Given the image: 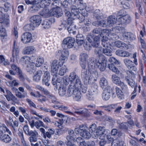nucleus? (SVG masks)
<instances>
[{"instance_id":"1","label":"nucleus","mask_w":146,"mask_h":146,"mask_svg":"<svg viewBox=\"0 0 146 146\" xmlns=\"http://www.w3.org/2000/svg\"><path fill=\"white\" fill-rule=\"evenodd\" d=\"M107 60L103 56H101L96 59L90 58L88 62L89 72L88 73L85 80H84V83L87 85L94 83L98 77L97 69L98 68L101 71L104 70L106 67Z\"/></svg>"},{"instance_id":"2","label":"nucleus","mask_w":146,"mask_h":146,"mask_svg":"<svg viewBox=\"0 0 146 146\" xmlns=\"http://www.w3.org/2000/svg\"><path fill=\"white\" fill-rule=\"evenodd\" d=\"M64 82L66 85L70 83L66 94V97H69L73 95V94L76 89L80 87V83L79 80L73 74V72L71 73L69 77L66 79H64Z\"/></svg>"},{"instance_id":"3","label":"nucleus","mask_w":146,"mask_h":146,"mask_svg":"<svg viewBox=\"0 0 146 146\" xmlns=\"http://www.w3.org/2000/svg\"><path fill=\"white\" fill-rule=\"evenodd\" d=\"M81 14L80 13L79 10H65L64 12L65 15L68 17L67 23L69 25L74 24V21L77 18L80 23L84 21V17L87 15L86 10H80Z\"/></svg>"},{"instance_id":"4","label":"nucleus","mask_w":146,"mask_h":146,"mask_svg":"<svg viewBox=\"0 0 146 146\" xmlns=\"http://www.w3.org/2000/svg\"><path fill=\"white\" fill-rule=\"evenodd\" d=\"M20 60L27 65L26 69L27 71L30 72H32L33 70H35V66L37 67H40L44 62V58L42 57H39L36 59L35 64L31 60V58L28 56L22 57Z\"/></svg>"},{"instance_id":"5","label":"nucleus","mask_w":146,"mask_h":146,"mask_svg":"<svg viewBox=\"0 0 146 146\" xmlns=\"http://www.w3.org/2000/svg\"><path fill=\"white\" fill-rule=\"evenodd\" d=\"M63 13L62 10H42L39 13V14L44 18L52 16L58 18L61 16Z\"/></svg>"},{"instance_id":"6","label":"nucleus","mask_w":146,"mask_h":146,"mask_svg":"<svg viewBox=\"0 0 146 146\" xmlns=\"http://www.w3.org/2000/svg\"><path fill=\"white\" fill-rule=\"evenodd\" d=\"M88 58V55L86 53H82L80 54L79 58L80 60V66L82 68L81 73V76L82 78L85 80L87 76V70L86 69V60Z\"/></svg>"},{"instance_id":"7","label":"nucleus","mask_w":146,"mask_h":146,"mask_svg":"<svg viewBox=\"0 0 146 146\" xmlns=\"http://www.w3.org/2000/svg\"><path fill=\"white\" fill-rule=\"evenodd\" d=\"M118 15H119L120 17L118 16L117 25H121L124 27L129 24L132 21L131 17L128 14L122 16L118 14Z\"/></svg>"},{"instance_id":"8","label":"nucleus","mask_w":146,"mask_h":146,"mask_svg":"<svg viewBox=\"0 0 146 146\" xmlns=\"http://www.w3.org/2000/svg\"><path fill=\"white\" fill-rule=\"evenodd\" d=\"M94 43H92V45L94 47H95V53L96 54L100 56H102V54L103 53V48L101 47H98L100 44V38L99 36H95L94 39Z\"/></svg>"},{"instance_id":"9","label":"nucleus","mask_w":146,"mask_h":146,"mask_svg":"<svg viewBox=\"0 0 146 146\" xmlns=\"http://www.w3.org/2000/svg\"><path fill=\"white\" fill-rule=\"evenodd\" d=\"M49 0H33L32 5L38 8L46 9L49 5Z\"/></svg>"},{"instance_id":"10","label":"nucleus","mask_w":146,"mask_h":146,"mask_svg":"<svg viewBox=\"0 0 146 146\" xmlns=\"http://www.w3.org/2000/svg\"><path fill=\"white\" fill-rule=\"evenodd\" d=\"M0 10V15L2 16L0 18V24L1 25H3L4 27H8L10 24V21L9 20V16L7 14L4 13L3 12L4 11V10H6L5 12L7 11V10H2L3 11Z\"/></svg>"},{"instance_id":"11","label":"nucleus","mask_w":146,"mask_h":146,"mask_svg":"<svg viewBox=\"0 0 146 146\" xmlns=\"http://www.w3.org/2000/svg\"><path fill=\"white\" fill-rule=\"evenodd\" d=\"M111 79L113 83L117 86H119L123 90H127V85L124 83L121 82L120 78L115 74L113 75L112 76Z\"/></svg>"},{"instance_id":"12","label":"nucleus","mask_w":146,"mask_h":146,"mask_svg":"<svg viewBox=\"0 0 146 146\" xmlns=\"http://www.w3.org/2000/svg\"><path fill=\"white\" fill-rule=\"evenodd\" d=\"M50 66L52 74L56 76L58 72L59 66L60 67V62L57 60H54L50 62Z\"/></svg>"},{"instance_id":"13","label":"nucleus","mask_w":146,"mask_h":146,"mask_svg":"<svg viewBox=\"0 0 146 146\" xmlns=\"http://www.w3.org/2000/svg\"><path fill=\"white\" fill-rule=\"evenodd\" d=\"M75 41L74 38L71 37H68L63 40L62 45L65 47L70 48L74 46Z\"/></svg>"},{"instance_id":"14","label":"nucleus","mask_w":146,"mask_h":146,"mask_svg":"<svg viewBox=\"0 0 146 146\" xmlns=\"http://www.w3.org/2000/svg\"><path fill=\"white\" fill-rule=\"evenodd\" d=\"M109 61L111 63L108 65V67L116 74H119V71L114 65V64L118 63V61L115 58L113 57H110L109 59Z\"/></svg>"},{"instance_id":"15","label":"nucleus","mask_w":146,"mask_h":146,"mask_svg":"<svg viewBox=\"0 0 146 146\" xmlns=\"http://www.w3.org/2000/svg\"><path fill=\"white\" fill-rule=\"evenodd\" d=\"M120 39L124 40L125 41H129L133 40L135 38V36L133 34L131 33L125 32L123 33L122 35L121 34L119 35Z\"/></svg>"},{"instance_id":"16","label":"nucleus","mask_w":146,"mask_h":146,"mask_svg":"<svg viewBox=\"0 0 146 146\" xmlns=\"http://www.w3.org/2000/svg\"><path fill=\"white\" fill-rule=\"evenodd\" d=\"M98 86L96 84H95L93 86L88 90L87 96L89 100H91L93 96L98 94Z\"/></svg>"},{"instance_id":"17","label":"nucleus","mask_w":146,"mask_h":146,"mask_svg":"<svg viewBox=\"0 0 146 146\" xmlns=\"http://www.w3.org/2000/svg\"><path fill=\"white\" fill-rule=\"evenodd\" d=\"M104 26L105 27H109L113 26L116 23H117L118 20L114 16H110L108 18Z\"/></svg>"},{"instance_id":"18","label":"nucleus","mask_w":146,"mask_h":146,"mask_svg":"<svg viewBox=\"0 0 146 146\" xmlns=\"http://www.w3.org/2000/svg\"><path fill=\"white\" fill-rule=\"evenodd\" d=\"M42 21V19L40 16L38 15H34L31 17L30 18L31 22L36 28L40 25Z\"/></svg>"},{"instance_id":"19","label":"nucleus","mask_w":146,"mask_h":146,"mask_svg":"<svg viewBox=\"0 0 146 146\" xmlns=\"http://www.w3.org/2000/svg\"><path fill=\"white\" fill-rule=\"evenodd\" d=\"M121 29L120 27H115L114 28H112V30L109 29V33H106L108 34V35L110 36L112 39H117L119 38V36L115 34L114 33H118L120 31V30Z\"/></svg>"},{"instance_id":"20","label":"nucleus","mask_w":146,"mask_h":146,"mask_svg":"<svg viewBox=\"0 0 146 146\" xmlns=\"http://www.w3.org/2000/svg\"><path fill=\"white\" fill-rule=\"evenodd\" d=\"M31 34L29 33L26 32L23 34L21 36V40L22 42L25 44L30 42L32 40Z\"/></svg>"},{"instance_id":"21","label":"nucleus","mask_w":146,"mask_h":146,"mask_svg":"<svg viewBox=\"0 0 146 146\" xmlns=\"http://www.w3.org/2000/svg\"><path fill=\"white\" fill-rule=\"evenodd\" d=\"M108 89L104 90V92L102 94L103 99L105 100H107L110 97V93L112 92V88L111 87H108Z\"/></svg>"},{"instance_id":"22","label":"nucleus","mask_w":146,"mask_h":146,"mask_svg":"<svg viewBox=\"0 0 146 146\" xmlns=\"http://www.w3.org/2000/svg\"><path fill=\"white\" fill-rule=\"evenodd\" d=\"M19 49L18 47L15 45V42L13 44V49L12 51V57L13 58V59L11 58V61H14V58L15 57L16 59L18 58L19 57Z\"/></svg>"},{"instance_id":"23","label":"nucleus","mask_w":146,"mask_h":146,"mask_svg":"<svg viewBox=\"0 0 146 146\" xmlns=\"http://www.w3.org/2000/svg\"><path fill=\"white\" fill-rule=\"evenodd\" d=\"M96 133L97 135V137L98 136L99 137H102V139H103L106 135V131L105 128L104 127H98L96 129Z\"/></svg>"},{"instance_id":"24","label":"nucleus","mask_w":146,"mask_h":146,"mask_svg":"<svg viewBox=\"0 0 146 146\" xmlns=\"http://www.w3.org/2000/svg\"><path fill=\"white\" fill-rule=\"evenodd\" d=\"M50 79V74L48 71H46L43 76L42 78V83L47 86H49L50 83L49 82Z\"/></svg>"},{"instance_id":"25","label":"nucleus","mask_w":146,"mask_h":146,"mask_svg":"<svg viewBox=\"0 0 146 146\" xmlns=\"http://www.w3.org/2000/svg\"><path fill=\"white\" fill-rule=\"evenodd\" d=\"M18 89L20 92L23 93H21L19 92H16L15 95L17 97L19 98H23L27 96V92H25L24 89L23 87H20L18 88Z\"/></svg>"},{"instance_id":"26","label":"nucleus","mask_w":146,"mask_h":146,"mask_svg":"<svg viewBox=\"0 0 146 146\" xmlns=\"http://www.w3.org/2000/svg\"><path fill=\"white\" fill-rule=\"evenodd\" d=\"M55 21V19L54 17L51 18L49 20H46L42 23V27L45 29H48L50 27L52 23L54 22Z\"/></svg>"},{"instance_id":"27","label":"nucleus","mask_w":146,"mask_h":146,"mask_svg":"<svg viewBox=\"0 0 146 146\" xmlns=\"http://www.w3.org/2000/svg\"><path fill=\"white\" fill-rule=\"evenodd\" d=\"M99 84L100 87L103 90L108 89V82L107 80L104 77L101 78L99 81Z\"/></svg>"},{"instance_id":"28","label":"nucleus","mask_w":146,"mask_h":146,"mask_svg":"<svg viewBox=\"0 0 146 146\" xmlns=\"http://www.w3.org/2000/svg\"><path fill=\"white\" fill-rule=\"evenodd\" d=\"M110 31L109 29H102L100 28H96L93 30V33L96 34L100 33V35H98L97 36H99L100 39V36H101L103 33H108Z\"/></svg>"},{"instance_id":"29","label":"nucleus","mask_w":146,"mask_h":146,"mask_svg":"<svg viewBox=\"0 0 146 146\" xmlns=\"http://www.w3.org/2000/svg\"><path fill=\"white\" fill-rule=\"evenodd\" d=\"M9 105H7L5 102L0 101V112L3 113H7L8 111L6 108L5 107L9 108Z\"/></svg>"},{"instance_id":"30","label":"nucleus","mask_w":146,"mask_h":146,"mask_svg":"<svg viewBox=\"0 0 146 146\" xmlns=\"http://www.w3.org/2000/svg\"><path fill=\"white\" fill-rule=\"evenodd\" d=\"M89 131L91 133V134L93 138L96 139L97 137V135L96 133V126L95 124H93L90 125L89 129Z\"/></svg>"},{"instance_id":"31","label":"nucleus","mask_w":146,"mask_h":146,"mask_svg":"<svg viewBox=\"0 0 146 146\" xmlns=\"http://www.w3.org/2000/svg\"><path fill=\"white\" fill-rule=\"evenodd\" d=\"M12 138L8 135L4 134L0 136V140L3 142L5 143H9L11 141Z\"/></svg>"},{"instance_id":"32","label":"nucleus","mask_w":146,"mask_h":146,"mask_svg":"<svg viewBox=\"0 0 146 146\" xmlns=\"http://www.w3.org/2000/svg\"><path fill=\"white\" fill-rule=\"evenodd\" d=\"M38 134V133L34 131H33L28 135L30 136L29 138V140L31 143L33 142H35L37 141V135Z\"/></svg>"},{"instance_id":"33","label":"nucleus","mask_w":146,"mask_h":146,"mask_svg":"<svg viewBox=\"0 0 146 146\" xmlns=\"http://www.w3.org/2000/svg\"><path fill=\"white\" fill-rule=\"evenodd\" d=\"M36 51L35 48L33 46H28L25 47L24 49L23 53L24 54H31Z\"/></svg>"},{"instance_id":"34","label":"nucleus","mask_w":146,"mask_h":146,"mask_svg":"<svg viewBox=\"0 0 146 146\" xmlns=\"http://www.w3.org/2000/svg\"><path fill=\"white\" fill-rule=\"evenodd\" d=\"M6 92L7 94L5 95V96L8 101H9L12 100L13 102H15L17 100V98L9 90H6Z\"/></svg>"},{"instance_id":"35","label":"nucleus","mask_w":146,"mask_h":146,"mask_svg":"<svg viewBox=\"0 0 146 146\" xmlns=\"http://www.w3.org/2000/svg\"><path fill=\"white\" fill-rule=\"evenodd\" d=\"M73 74L74 76H75V77H76V78H78L79 80L80 83V87L79 88H77V89L78 90H80V91H81L82 92L84 93H86L87 91V88L86 87V86H84L82 84V82L80 78L78 77V76L76 75V73H75L74 72H73Z\"/></svg>"},{"instance_id":"36","label":"nucleus","mask_w":146,"mask_h":146,"mask_svg":"<svg viewBox=\"0 0 146 146\" xmlns=\"http://www.w3.org/2000/svg\"><path fill=\"white\" fill-rule=\"evenodd\" d=\"M18 131V135L20 139L21 143L23 144V146H29L27 145L26 143V141L24 139V135L22 130L19 129Z\"/></svg>"},{"instance_id":"37","label":"nucleus","mask_w":146,"mask_h":146,"mask_svg":"<svg viewBox=\"0 0 146 146\" xmlns=\"http://www.w3.org/2000/svg\"><path fill=\"white\" fill-rule=\"evenodd\" d=\"M75 90L72 96L73 98L75 101H80L82 96L81 92H80V90H78L77 89Z\"/></svg>"},{"instance_id":"38","label":"nucleus","mask_w":146,"mask_h":146,"mask_svg":"<svg viewBox=\"0 0 146 146\" xmlns=\"http://www.w3.org/2000/svg\"><path fill=\"white\" fill-rule=\"evenodd\" d=\"M114 45L118 48H128L127 45L124 42L119 40L115 41L114 42Z\"/></svg>"},{"instance_id":"39","label":"nucleus","mask_w":146,"mask_h":146,"mask_svg":"<svg viewBox=\"0 0 146 146\" xmlns=\"http://www.w3.org/2000/svg\"><path fill=\"white\" fill-rule=\"evenodd\" d=\"M69 55L68 50L67 49H63L61 52V58L62 60L66 61Z\"/></svg>"},{"instance_id":"40","label":"nucleus","mask_w":146,"mask_h":146,"mask_svg":"<svg viewBox=\"0 0 146 146\" xmlns=\"http://www.w3.org/2000/svg\"><path fill=\"white\" fill-rule=\"evenodd\" d=\"M88 110L87 109L82 108L79 109L75 111V113L78 114H83L88 117L90 116L89 113H87Z\"/></svg>"},{"instance_id":"41","label":"nucleus","mask_w":146,"mask_h":146,"mask_svg":"<svg viewBox=\"0 0 146 146\" xmlns=\"http://www.w3.org/2000/svg\"><path fill=\"white\" fill-rule=\"evenodd\" d=\"M42 74V72L41 70L37 71L34 75L33 80L36 82H38L40 79Z\"/></svg>"},{"instance_id":"42","label":"nucleus","mask_w":146,"mask_h":146,"mask_svg":"<svg viewBox=\"0 0 146 146\" xmlns=\"http://www.w3.org/2000/svg\"><path fill=\"white\" fill-rule=\"evenodd\" d=\"M117 104H112L108 106H102L101 107L104 108L105 110L108 111H110L111 110L117 107Z\"/></svg>"},{"instance_id":"43","label":"nucleus","mask_w":146,"mask_h":146,"mask_svg":"<svg viewBox=\"0 0 146 146\" xmlns=\"http://www.w3.org/2000/svg\"><path fill=\"white\" fill-rule=\"evenodd\" d=\"M67 70V68L66 66L64 65L60 67L59 71L57 72V75H60L61 76L64 75Z\"/></svg>"},{"instance_id":"44","label":"nucleus","mask_w":146,"mask_h":146,"mask_svg":"<svg viewBox=\"0 0 146 146\" xmlns=\"http://www.w3.org/2000/svg\"><path fill=\"white\" fill-rule=\"evenodd\" d=\"M115 90L117 97L120 100L123 99L124 97L123 93L120 89L117 87H116L115 88Z\"/></svg>"},{"instance_id":"45","label":"nucleus","mask_w":146,"mask_h":146,"mask_svg":"<svg viewBox=\"0 0 146 146\" xmlns=\"http://www.w3.org/2000/svg\"><path fill=\"white\" fill-rule=\"evenodd\" d=\"M36 93L38 94L37 100L38 101L42 103L43 102H46L47 100V98L46 96L42 95L40 92L38 91Z\"/></svg>"},{"instance_id":"46","label":"nucleus","mask_w":146,"mask_h":146,"mask_svg":"<svg viewBox=\"0 0 146 146\" xmlns=\"http://www.w3.org/2000/svg\"><path fill=\"white\" fill-rule=\"evenodd\" d=\"M123 62L125 66L129 69H130L133 66V62L127 58H125L123 60Z\"/></svg>"},{"instance_id":"47","label":"nucleus","mask_w":146,"mask_h":146,"mask_svg":"<svg viewBox=\"0 0 146 146\" xmlns=\"http://www.w3.org/2000/svg\"><path fill=\"white\" fill-rule=\"evenodd\" d=\"M67 30L70 33H72L73 35L76 34V25L74 24L70 25L68 27Z\"/></svg>"},{"instance_id":"48","label":"nucleus","mask_w":146,"mask_h":146,"mask_svg":"<svg viewBox=\"0 0 146 146\" xmlns=\"http://www.w3.org/2000/svg\"><path fill=\"white\" fill-rule=\"evenodd\" d=\"M112 145L114 146H124V142L123 141H119V140L116 139H114L111 143Z\"/></svg>"},{"instance_id":"49","label":"nucleus","mask_w":146,"mask_h":146,"mask_svg":"<svg viewBox=\"0 0 146 146\" xmlns=\"http://www.w3.org/2000/svg\"><path fill=\"white\" fill-rule=\"evenodd\" d=\"M66 87L65 86H61L58 89V93L60 96H63L65 95L66 96Z\"/></svg>"},{"instance_id":"50","label":"nucleus","mask_w":146,"mask_h":146,"mask_svg":"<svg viewBox=\"0 0 146 146\" xmlns=\"http://www.w3.org/2000/svg\"><path fill=\"white\" fill-rule=\"evenodd\" d=\"M58 75L53 76L52 82V84L54 85H55L57 83H60L62 81L61 78L57 77Z\"/></svg>"},{"instance_id":"51","label":"nucleus","mask_w":146,"mask_h":146,"mask_svg":"<svg viewBox=\"0 0 146 146\" xmlns=\"http://www.w3.org/2000/svg\"><path fill=\"white\" fill-rule=\"evenodd\" d=\"M105 23V20H102L101 21H96L92 23V25L96 26H100L103 27H105V26H104Z\"/></svg>"},{"instance_id":"52","label":"nucleus","mask_w":146,"mask_h":146,"mask_svg":"<svg viewBox=\"0 0 146 146\" xmlns=\"http://www.w3.org/2000/svg\"><path fill=\"white\" fill-rule=\"evenodd\" d=\"M66 139L67 140L66 141V144L68 143L70 144L73 143L76 140V138L75 136L71 135H67L66 136Z\"/></svg>"},{"instance_id":"53","label":"nucleus","mask_w":146,"mask_h":146,"mask_svg":"<svg viewBox=\"0 0 146 146\" xmlns=\"http://www.w3.org/2000/svg\"><path fill=\"white\" fill-rule=\"evenodd\" d=\"M91 134L87 130L83 132H81L80 135L84 138L88 139L91 137Z\"/></svg>"},{"instance_id":"54","label":"nucleus","mask_w":146,"mask_h":146,"mask_svg":"<svg viewBox=\"0 0 146 146\" xmlns=\"http://www.w3.org/2000/svg\"><path fill=\"white\" fill-rule=\"evenodd\" d=\"M59 110H60L64 111L66 113L70 115H73V113L72 112L68 111V107L65 106L61 105H60Z\"/></svg>"},{"instance_id":"55","label":"nucleus","mask_w":146,"mask_h":146,"mask_svg":"<svg viewBox=\"0 0 146 146\" xmlns=\"http://www.w3.org/2000/svg\"><path fill=\"white\" fill-rule=\"evenodd\" d=\"M125 81L127 82L129 85L131 87L133 88L135 87V82L131 79H129L128 76H125Z\"/></svg>"},{"instance_id":"56","label":"nucleus","mask_w":146,"mask_h":146,"mask_svg":"<svg viewBox=\"0 0 146 146\" xmlns=\"http://www.w3.org/2000/svg\"><path fill=\"white\" fill-rule=\"evenodd\" d=\"M0 35L2 39L7 36L5 29L0 24Z\"/></svg>"},{"instance_id":"57","label":"nucleus","mask_w":146,"mask_h":146,"mask_svg":"<svg viewBox=\"0 0 146 146\" xmlns=\"http://www.w3.org/2000/svg\"><path fill=\"white\" fill-rule=\"evenodd\" d=\"M35 28L36 27L33 26V25L31 23L30 24H27L24 27V29L26 31H33Z\"/></svg>"},{"instance_id":"58","label":"nucleus","mask_w":146,"mask_h":146,"mask_svg":"<svg viewBox=\"0 0 146 146\" xmlns=\"http://www.w3.org/2000/svg\"><path fill=\"white\" fill-rule=\"evenodd\" d=\"M7 85L9 87H12L13 86H18L19 83L17 82L15 80H13L12 81H9L7 83Z\"/></svg>"},{"instance_id":"59","label":"nucleus","mask_w":146,"mask_h":146,"mask_svg":"<svg viewBox=\"0 0 146 146\" xmlns=\"http://www.w3.org/2000/svg\"><path fill=\"white\" fill-rule=\"evenodd\" d=\"M77 7L75 9L74 8L72 9H85L86 8V5L85 3H83L80 2L77 5Z\"/></svg>"},{"instance_id":"60","label":"nucleus","mask_w":146,"mask_h":146,"mask_svg":"<svg viewBox=\"0 0 146 146\" xmlns=\"http://www.w3.org/2000/svg\"><path fill=\"white\" fill-rule=\"evenodd\" d=\"M56 116L60 118H61V119H61L63 121H65L66 123H67V120L68 119L67 117L66 116H65L63 115L62 114L57 113H56Z\"/></svg>"},{"instance_id":"61","label":"nucleus","mask_w":146,"mask_h":146,"mask_svg":"<svg viewBox=\"0 0 146 146\" xmlns=\"http://www.w3.org/2000/svg\"><path fill=\"white\" fill-rule=\"evenodd\" d=\"M110 48H110H103V53L108 56H111L112 54V52L111 50L109 49V48Z\"/></svg>"},{"instance_id":"62","label":"nucleus","mask_w":146,"mask_h":146,"mask_svg":"<svg viewBox=\"0 0 146 146\" xmlns=\"http://www.w3.org/2000/svg\"><path fill=\"white\" fill-rule=\"evenodd\" d=\"M58 121H59L58 122L57 121H52L51 123H53L54 125L58 127H59L61 126L62 124L64 122L62 121V120L61 119H58Z\"/></svg>"},{"instance_id":"63","label":"nucleus","mask_w":146,"mask_h":146,"mask_svg":"<svg viewBox=\"0 0 146 146\" xmlns=\"http://www.w3.org/2000/svg\"><path fill=\"white\" fill-rule=\"evenodd\" d=\"M86 39L87 42L90 43L91 45L92 43H94V38H93V36L91 34H89L87 35Z\"/></svg>"},{"instance_id":"64","label":"nucleus","mask_w":146,"mask_h":146,"mask_svg":"<svg viewBox=\"0 0 146 146\" xmlns=\"http://www.w3.org/2000/svg\"><path fill=\"white\" fill-rule=\"evenodd\" d=\"M44 125L43 123L41 121L38 120L36 121L35 123V126L37 128H38L40 126L44 127Z\"/></svg>"}]
</instances>
